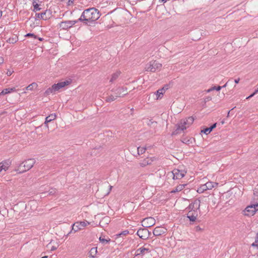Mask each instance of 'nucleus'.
Listing matches in <instances>:
<instances>
[{
	"label": "nucleus",
	"instance_id": "obj_21",
	"mask_svg": "<svg viewBox=\"0 0 258 258\" xmlns=\"http://www.w3.org/2000/svg\"><path fill=\"white\" fill-rule=\"evenodd\" d=\"M153 161L151 158H146L140 163V165L141 167H145L148 165L151 164Z\"/></svg>",
	"mask_w": 258,
	"mask_h": 258
},
{
	"label": "nucleus",
	"instance_id": "obj_53",
	"mask_svg": "<svg viewBox=\"0 0 258 258\" xmlns=\"http://www.w3.org/2000/svg\"><path fill=\"white\" fill-rule=\"evenodd\" d=\"M257 93H258V87L256 89H255L253 93L255 95Z\"/></svg>",
	"mask_w": 258,
	"mask_h": 258
},
{
	"label": "nucleus",
	"instance_id": "obj_17",
	"mask_svg": "<svg viewBox=\"0 0 258 258\" xmlns=\"http://www.w3.org/2000/svg\"><path fill=\"white\" fill-rule=\"evenodd\" d=\"M186 128L187 127L186 126L183 125L181 121L180 123L176 124V129L172 133L171 135L174 136L179 134L182 131H184L185 130H186Z\"/></svg>",
	"mask_w": 258,
	"mask_h": 258
},
{
	"label": "nucleus",
	"instance_id": "obj_27",
	"mask_svg": "<svg viewBox=\"0 0 258 258\" xmlns=\"http://www.w3.org/2000/svg\"><path fill=\"white\" fill-rule=\"evenodd\" d=\"M185 185H186V184H179V185H177L174 189H173L171 191V193H175L176 192L181 191V190H182L183 189V188L185 187Z\"/></svg>",
	"mask_w": 258,
	"mask_h": 258
},
{
	"label": "nucleus",
	"instance_id": "obj_36",
	"mask_svg": "<svg viewBox=\"0 0 258 258\" xmlns=\"http://www.w3.org/2000/svg\"><path fill=\"white\" fill-rule=\"evenodd\" d=\"M129 233L127 230L122 231L121 232L116 234L117 237H121L122 236H125L128 234Z\"/></svg>",
	"mask_w": 258,
	"mask_h": 258
},
{
	"label": "nucleus",
	"instance_id": "obj_4",
	"mask_svg": "<svg viewBox=\"0 0 258 258\" xmlns=\"http://www.w3.org/2000/svg\"><path fill=\"white\" fill-rule=\"evenodd\" d=\"M162 67V64L156 60L150 61L147 63L145 67L146 71L155 72L157 70H160Z\"/></svg>",
	"mask_w": 258,
	"mask_h": 258
},
{
	"label": "nucleus",
	"instance_id": "obj_52",
	"mask_svg": "<svg viewBox=\"0 0 258 258\" xmlns=\"http://www.w3.org/2000/svg\"><path fill=\"white\" fill-rule=\"evenodd\" d=\"M4 62V58L0 57V64H2Z\"/></svg>",
	"mask_w": 258,
	"mask_h": 258
},
{
	"label": "nucleus",
	"instance_id": "obj_51",
	"mask_svg": "<svg viewBox=\"0 0 258 258\" xmlns=\"http://www.w3.org/2000/svg\"><path fill=\"white\" fill-rule=\"evenodd\" d=\"M56 249V247L54 246H51V248H50V250L51 251H53L54 250H55Z\"/></svg>",
	"mask_w": 258,
	"mask_h": 258
},
{
	"label": "nucleus",
	"instance_id": "obj_39",
	"mask_svg": "<svg viewBox=\"0 0 258 258\" xmlns=\"http://www.w3.org/2000/svg\"><path fill=\"white\" fill-rule=\"evenodd\" d=\"M33 7H34V9H33L34 12H36V11H39L41 10V8H39V5H38V4H36L35 5H34Z\"/></svg>",
	"mask_w": 258,
	"mask_h": 258
},
{
	"label": "nucleus",
	"instance_id": "obj_44",
	"mask_svg": "<svg viewBox=\"0 0 258 258\" xmlns=\"http://www.w3.org/2000/svg\"><path fill=\"white\" fill-rule=\"evenodd\" d=\"M13 73V71L11 70H8L7 71V75L8 76H10Z\"/></svg>",
	"mask_w": 258,
	"mask_h": 258
},
{
	"label": "nucleus",
	"instance_id": "obj_33",
	"mask_svg": "<svg viewBox=\"0 0 258 258\" xmlns=\"http://www.w3.org/2000/svg\"><path fill=\"white\" fill-rule=\"evenodd\" d=\"M110 239H105L104 237H99V241L101 243H102L103 244H106L108 243L110 241Z\"/></svg>",
	"mask_w": 258,
	"mask_h": 258
},
{
	"label": "nucleus",
	"instance_id": "obj_59",
	"mask_svg": "<svg viewBox=\"0 0 258 258\" xmlns=\"http://www.w3.org/2000/svg\"><path fill=\"white\" fill-rule=\"evenodd\" d=\"M38 39L41 41L43 40V39L42 38H38Z\"/></svg>",
	"mask_w": 258,
	"mask_h": 258
},
{
	"label": "nucleus",
	"instance_id": "obj_25",
	"mask_svg": "<svg viewBox=\"0 0 258 258\" xmlns=\"http://www.w3.org/2000/svg\"><path fill=\"white\" fill-rule=\"evenodd\" d=\"M89 257L94 258L97 253V248L96 247H92L89 251Z\"/></svg>",
	"mask_w": 258,
	"mask_h": 258
},
{
	"label": "nucleus",
	"instance_id": "obj_54",
	"mask_svg": "<svg viewBox=\"0 0 258 258\" xmlns=\"http://www.w3.org/2000/svg\"><path fill=\"white\" fill-rule=\"evenodd\" d=\"M235 107H233L232 109H231L230 110H229V111L228 112L227 117H229V116L230 111H231L232 110H233Z\"/></svg>",
	"mask_w": 258,
	"mask_h": 258
},
{
	"label": "nucleus",
	"instance_id": "obj_64",
	"mask_svg": "<svg viewBox=\"0 0 258 258\" xmlns=\"http://www.w3.org/2000/svg\"><path fill=\"white\" fill-rule=\"evenodd\" d=\"M257 86V87H258V84L257 85V86Z\"/></svg>",
	"mask_w": 258,
	"mask_h": 258
},
{
	"label": "nucleus",
	"instance_id": "obj_5",
	"mask_svg": "<svg viewBox=\"0 0 258 258\" xmlns=\"http://www.w3.org/2000/svg\"><path fill=\"white\" fill-rule=\"evenodd\" d=\"M253 204L251 202L250 205L247 206L243 211L244 215L247 216H252L258 210V204Z\"/></svg>",
	"mask_w": 258,
	"mask_h": 258
},
{
	"label": "nucleus",
	"instance_id": "obj_32",
	"mask_svg": "<svg viewBox=\"0 0 258 258\" xmlns=\"http://www.w3.org/2000/svg\"><path fill=\"white\" fill-rule=\"evenodd\" d=\"M37 87V84L36 83H32V84L29 85L26 87L27 90H32L34 88H36Z\"/></svg>",
	"mask_w": 258,
	"mask_h": 258
},
{
	"label": "nucleus",
	"instance_id": "obj_10",
	"mask_svg": "<svg viewBox=\"0 0 258 258\" xmlns=\"http://www.w3.org/2000/svg\"><path fill=\"white\" fill-rule=\"evenodd\" d=\"M51 12L50 10H45L44 12H43L40 13H36L35 14V19H42L44 20H46L50 18L51 17Z\"/></svg>",
	"mask_w": 258,
	"mask_h": 258
},
{
	"label": "nucleus",
	"instance_id": "obj_28",
	"mask_svg": "<svg viewBox=\"0 0 258 258\" xmlns=\"http://www.w3.org/2000/svg\"><path fill=\"white\" fill-rule=\"evenodd\" d=\"M18 40V37L17 35H14L12 37L9 38L7 42L9 43L14 44L17 42Z\"/></svg>",
	"mask_w": 258,
	"mask_h": 258
},
{
	"label": "nucleus",
	"instance_id": "obj_40",
	"mask_svg": "<svg viewBox=\"0 0 258 258\" xmlns=\"http://www.w3.org/2000/svg\"><path fill=\"white\" fill-rule=\"evenodd\" d=\"M191 140V139H186L185 138H184L182 139V142L184 143L189 145V144L191 143V142H192Z\"/></svg>",
	"mask_w": 258,
	"mask_h": 258
},
{
	"label": "nucleus",
	"instance_id": "obj_50",
	"mask_svg": "<svg viewBox=\"0 0 258 258\" xmlns=\"http://www.w3.org/2000/svg\"><path fill=\"white\" fill-rule=\"evenodd\" d=\"M38 2H39V0H33V6L36 4H38Z\"/></svg>",
	"mask_w": 258,
	"mask_h": 258
},
{
	"label": "nucleus",
	"instance_id": "obj_41",
	"mask_svg": "<svg viewBox=\"0 0 258 258\" xmlns=\"http://www.w3.org/2000/svg\"><path fill=\"white\" fill-rule=\"evenodd\" d=\"M49 195H53L55 194L56 189L55 188H51L48 191Z\"/></svg>",
	"mask_w": 258,
	"mask_h": 258
},
{
	"label": "nucleus",
	"instance_id": "obj_56",
	"mask_svg": "<svg viewBox=\"0 0 258 258\" xmlns=\"http://www.w3.org/2000/svg\"><path fill=\"white\" fill-rule=\"evenodd\" d=\"M2 15H3V12H2V11L0 10V18L2 17Z\"/></svg>",
	"mask_w": 258,
	"mask_h": 258
},
{
	"label": "nucleus",
	"instance_id": "obj_35",
	"mask_svg": "<svg viewBox=\"0 0 258 258\" xmlns=\"http://www.w3.org/2000/svg\"><path fill=\"white\" fill-rule=\"evenodd\" d=\"M10 90H11V89H9V88L3 89L0 93V96L10 93Z\"/></svg>",
	"mask_w": 258,
	"mask_h": 258
},
{
	"label": "nucleus",
	"instance_id": "obj_22",
	"mask_svg": "<svg viewBox=\"0 0 258 258\" xmlns=\"http://www.w3.org/2000/svg\"><path fill=\"white\" fill-rule=\"evenodd\" d=\"M217 126V123H215L213 124L210 127H207L202 130L201 132L204 133L206 135L209 134L214 128H215Z\"/></svg>",
	"mask_w": 258,
	"mask_h": 258
},
{
	"label": "nucleus",
	"instance_id": "obj_1",
	"mask_svg": "<svg viewBox=\"0 0 258 258\" xmlns=\"http://www.w3.org/2000/svg\"><path fill=\"white\" fill-rule=\"evenodd\" d=\"M100 16L101 14L98 9L95 8H91L85 10L78 21L88 25L89 24L92 23L97 20Z\"/></svg>",
	"mask_w": 258,
	"mask_h": 258
},
{
	"label": "nucleus",
	"instance_id": "obj_12",
	"mask_svg": "<svg viewBox=\"0 0 258 258\" xmlns=\"http://www.w3.org/2000/svg\"><path fill=\"white\" fill-rule=\"evenodd\" d=\"M172 175L173 176V179H181L184 176L186 172L184 170H180L178 169H174L172 171Z\"/></svg>",
	"mask_w": 258,
	"mask_h": 258
},
{
	"label": "nucleus",
	"instance_id": "obj_9",
	"mask_svg": "<svg viewBox=\"0 0 258 258\" xmlns=\"http://www.w3.org/2000/svg\"><path fill=\"white\" fill-rule=\"evenodd\" d=\"M111 91L114 92V95H115L117 98L118 97H122L127 94V88L126 87H119L115 89L112 90Z\"/></svg>",
	"mask_w": 258,
	"mask_h": 258
},
{
	"label": "nucleus",
	"instance_id": "obj_34",
	"mask_svg": "<svg viewBox=\"0 0 258 258\" xmlns=\"http://www.w3.org/2000/svg\"><path fill=\"white\" fill-rule=\"evenodd\" d=\"M146 150V148L139 147L137 148L138 154L139 155L143 154V153H144L145 152Z\"/></svg>",
	"mask_w": 258,
	"mask_h": 258
},
{
	"label": "nucleus",
	"instance_id": "obj_20",
	"mask_svg": "<svg viewBox=\"0 0 258 258\" xmlns=\"http://www.w3.org/2000/svg\"><path fill=\"white\" fill-rule=\"evenodd\" d=\"M121 74V72L120 71H117L116 72L113 73L111 75V77L110 79L109 82L113 83L119 77Z\"/></svg>",
	"mask_w": 258,
	"mask_h": 258
},
{
	"label": "nucleus",
	"instance_id": "obj_61",
	"mask_svg": "<svg viewBox=\"0 0 258 258\" xmlns=\"http://www.w3.org/2000/svg\"><path fill=\"white\" fill-rule=\"evenodd\" d=\"M249 98H250V97L249 96H248V97L246 98V99H249Z\"/></svg>",
	"mask_w": 258,
	"mask_h": 258
},
{
	"label": "nucleus",
	"instance_id": "obj_55",
	"mask_svg": "<svg viewBox=\"0 0 258 258\" xmlns=\"http://www.w3.org/2000/svg\"><path fill=\"white\" fill-rule=\"evenodd\" d=\"M158 241V240L157 239H154L152 240V243H153L154 242H157Z\"/></svg>",
	"mask_w": 258,
	"mask_h": 258
},
{
	"label": "nucleus",
	"instance_id": "obj_37",
	"mask_svg": "<svg viewBox=\"0 0 258 258\" xmlns=\"http://www.w3.org/2000/svg\"><path fill=\"white\" fill-rule=\"evenodd\" d=\"M222 88V87L220 86H214V87H212L211 89H209L208 90V92H210V91H212V90H217V91H220Z\"/></svg>",
	"mask_w": 258,
	"mask_h": 258
},
{
	"label": "nucleus",
	"instance_id": "obj_58",
	"mask_svg": "<svg viewBox=\"0 0 258 258\" xmlns=\"http://www.w3.org/2000/svg\"><path fill=\"white\" fill-rule=\"evenodd\" d=\"M255 94L253 93H252L251 94H250L249 95V96L250 97V98H251L252 97H253Z\"/></svg>",
	"mask_w": 258,
	"mask_h": 258
},
{
	"label": "nucleus",
	"instance_id": "obj_19",
	"mask_svg": "<svg viewBox=\"0 0 258 258\" xmlns=\"http://www.w3.org/2000/svg\"><path fill=\"white\" fill-rule=\"evenodd\" d=\"M55 114H51L45 118V121L44 122L45 126L48 128V123L54 120L56 118Z\"/></svg>",
	"mask_w": 258,
	"mask_h": 258
},
{
	"label": "nucleus",
	"instance_id": "obj_38",
	"mask_svg": "<svg viewBox=\"0 0 258 258\" xmlns=\"http://www.w3.org/2000/svg\"><path fill=\"white\" fill-rule=\"evenodd\" d=\"M252 247H256L258 248V233L256 235L255 241L251 244Z\"/></svg>",
	"mask_w": 258,
	"mask_h": 258
},
{
	"label": "nucleus",
	"instance_id": "obj_11",
	"mask_svg": "<svg viewBox=\"0 0 258 258\" xmlns=\"http://www.w3.org/2000/svg\"><path fill=\"white\" fill-rule=\"evenodd\" d=\"M188 213L187 214L186 217L189 219L190 222V224H193L194 222H195L197 219V217L198 216V214L200 212H198L197 211H187Z\"/></svg>",
	"mask_w": 258,
	"mask_h": 258
},
{
	"label": "nucleus",
	"instance_id": "obj_49",
	"mask_svg": "<svg viewBox=\"0 0 258 258\" xmlns=\"http://www.w3.org/2000/svg\"><path fill=\"white\" fill-rule=\"evenodd\" d=\"M231 80H232V79H229V80L228 81V82H227L226 83V84H225L224 85H223V86H221V87H222V88H224V87H225L227 85V84L228 83V82H229Z\"/></svg>",
	"mask_w": 258,
	"mask_h": 258
},
{
	"label": "nucleus",
	"instance_id": "obj_8",
	"mask_svg": "<svg viewBox=\"0 0 258 258\" xmlns=\"http://www.w3.org/2000/svg\"><path fill=\"white\" fill-rule=\"evenodd\" d=\"M151 246V245L150 244H145L142 247L136 250L135 255L136 256L143 255L146 253H150L151 251V249H150L149 247Z\"/></svg>",
	"mask_w": 258,
	"mask_h": 258
},
{
	"label": "nucleus",
	"instance_id": "obj_62",
	"mask_svg": "<svg viewBox=\"0 0 258 258\" xmlns=\"http://www.w3.org/2000/svg\"><path fill=\"white\" fill-rule=\"evenodd\" d=\"M109 187H110V190H111V188H112V186H111V185H110V186H109Z\"/></svg>",
	"mask_w": 258,
	"mask_h": 258
},
{
	"label": "nucleus",
	"instance_id": "obj_14",
	"mask_svg": "<svg viewBox=\"0 0 258 258\" xmlns=\"http://www.w3.org/2000/svg\"><path fill=\"white\" fill-rule=\"evenodd\" d=\"M87 224H89V223L88 222H87V223H86L84 221L76 222L73 225L72 230H74L75 232H77L78 230L83 229V227L86 226Z\"/></svg>",
	"mask_w": 258,
	"mask_h": 258
},
{
	"label": "nucleus",
	"instance_id": "obj_18",
	"mask_svg": "<svg viewBox=\"0 0 258 258\" xmlns=\"http://www.w3.org/2000/svg\"><path fill=\"white\" fill-rule=\"evenodd\" d=\"M195 118L192 116H189L185 119H184L183 121H182V123L183 124V125L186 126L187 127L192 124Z\"/></svg>",
	"mask_w": 258,
	"mask_h": 258
},
{
	"label": "nucleus",
	"instance_id": "obj_16",
	"mask_svg": "<svg viewBox=\"0 0 258 258\" xmlns=\"http://www.w3.org/2000/svg\"><path fill=\"white\" fill-rule=\"evenodd\" d=\"M137 234L142 239H147L148 238V230L146 228H140L139 229Z\"/></svg>",
	"mask_w": 258,
	"mask_h": 258
},
{
	"label": "nucleus",
	"instance_id": "obj_42",
	"mask_svg": "<svg viewBox=\"0 0 258 258\" xmlns=\"http://www.w3.org/2000/svg\"><path fill=\"white\" fill-rule=\"evenodd\" d=\"M26 37H33L34 38H37V36L34 35L33 33H27L26 35Z\"/></svg>",
	"mask_w": 258,
	"mask_h": 258
},
{
	"label": "nucleus",
	"instance_id": "obj_57",
	"mask_svg": "<svg viewBox=\"0 0 258 258\" xmlns=\"http://www.w3.org/2000/svg\"><path fill=\"white\" fill-rule=\"evenodd\" d=\"M151 235V232H150L149 230H148V238L150 236V235Z\"/></svg>",
	"mask_w": 258,
	"mask_h": 258
},
{
	"label": "nucleus",
	"instance_id": "obj_15",
	"mask_svg": "<svg viewBox=\"0 0 258 258\" xmlns=\"http://www.w3.org/2000/svg\"><path fill=\"white\" fill-rule=\"evenodd\" d=\"M167 232V229L161 226L156 227L153 230V233L155 236H159Z\"/></svg>",
	"mask_w": 258,
	"mask_h": 258
},
{
	"label": "nucleus",
	"instance_id": "obj_6",
	"mask_svg": "<svg viewBox=\"0 0 258 258\" xmlns=\"http://www.w3.org/2000/svg\"><path fill=\"white\" fill-rule=\"evenodd\" d=\"M200 200L198 199H195L189 204L185 210L186 211H197L198 212H200Z\"/></svg>",
	"mask_w": 258,
	"mask_h": 258
},
{
	"label": "nucleus",
	"instance_id": "obj_30",
	"mask_svg": "<svg viewBox=\"0 0 258 258\" xmlns=\"http://www.w3.org/2000/svg\"><path fill=\"white\" fill-rule=\"evenodd\" d=\"M164 93V92L163 89H160L157 90L156 92V96L157 99L161 98L162 97Z\"/></svg>",
	"mask_w": 258,
	"mask_h": 258
},
{
	"label": "nucleus",
	"instance_id": "obj_29",
	"mask_svg": "<svg viewBox=\"0 0 258 258\" xmlns=\"http://www.w3.org/2000/svg\"><path fill=\"white\" fill-rule=\"evenodd\" d=\"M117 99L115 95H110L106 98L105 101L107 102H110L114 101Z\"/></svg>",
	"mask_w": 258,
	"mask_h": 258
},
{
	"label": "nucleus",
	"instance_id": "obj_13",
	"mask_svg": "<svg viewBox=\"0 0 258 258\" xmlns=\"http://www.w3.org/2000/svg\"><path fill=\"white\" fill-rule=\"evenodd\" d=\"M155 224V220L152 217H148L144 219L142 221L143 226L146 228L150 227Z\"/></svg>",
	"mask_w": 258,
	"mask_h": 258
},
{
	"label": "nucleus",
	"instance_id": "obj_31",
	"mask_svg": "<svg viewBox=\"0 0 258 258\" xmlns=\"http://www.w3.org/2000/svg\"><path fill=\"white\" fill-rule=\"evenodd\" d=\"M208 190L206 186V183L204 184H203L198 189V192H199V193H202L203 192H204V191L205 190Z\"/></svg>",
	"mask_w": 258,
	"mask_h": 258
},
{
	"label": "nucleus",
	"instance_id": "obj_2",
	"mask_svg": "<svg viewBox=\"0 0 258 258\" xmlns=\"http://www.w3.org/2000/svg\"><path fill=\"white\" fill-rule=\"evenodd\" d=\"M72 82L71 80H66L63 82H59L57 84H54L51 87L48 88L44 92V95L45 96H48L50 94L55 93L59 89L69 85Z\"/></svg>",
	"mask_w": 258,
	"mask_h": 258
},
{
	"label": "nucleus",
	"instance_id": "obj_26",
	"mask_svg": "<svg viewBox=\"0 0 258 258\" xmlns=\"http://www.w3.org/2000/svg\"><path fill=\"white\" fill-rule=\"evenodd\" d=\"M218 183L215 182L209 181L206 183V186L208 190L212 189L213 188L217 186Z\"/></svg>",
	"mask_w": 258,
	"mask_h": 258
},
{
	"label": "nucleus",
	"instance_id": "obj_7",
	"mask_svg": "<svg viewBox=\"0 0 258 258\" xmlns=\"http://www.w3.org/2000/svg\"><path fill=\"white\" fill-rule=\"evenodd\" d=\"M79 21L77 20H73V21H62L59 23L58 24L59 28L62 30H68L69 28L72 27L74 25L77 23Z\"/></svg>",
	"mask_w": 258,
	"mask_h": 258
},
{
	"label": "nucleus",
	"instance_id": "obj_45",
	"mask_svg": "<svg viewBox=\"0 0 258 258\" xmlns=\"http://www.w3.org/2000/svg\"><path fill=\"white\" fill-rule=\"evenodd\" d=\"M74 0H69V2L68 3V5H71L74 4Z\"/></svg>",
	"mask_w": 258,
	"mask_h": 258
},
{
	"label": "nucleus",
	"instance_id": "obj_48",
	"mask_svg": "<svg viewBox=\"0 0 258 258\" xmlns=\"http://www.w3.org/2000/svg\"><path fill=\"white\" fill-rule=\"evenodd\" d=\"M239 81H240V78H238L237 79H235L234 80V82L236 83V84H238L239 82Z\"/></svg>",
	"mask_w": 258,
	"mask_h": 258
},
{
	"label": "nucleus",
	"instance_id": "obj_23",
	"mask_svg": "<svg viewBox=\"0 0 258 258\" xmlns=\"http://www.w3.org/2000/svg\"><path fill=\"white\" fill-rule=\"evenodd\" d=\"M10 164L11 162L9 161H6L0 163V169H2V170H4L6 171L9 167Z\"/></svg>",
	"mask_w": 258,
	"mask_h": 258
},
{
	"label": "nucleus",
	"instance_id": "obj_3",
	"mask_svg": "<svg viewBox=\"0 0 258 258\" xmlns=\"http://www.w3.org/2000/svg\"><path fill=\"white\" fill-rule=\"evenodd\" d=\"M35 163L34 159L30 158L27 159L20 163L16 171L19 173H24L31 169Z\"/></svg>",
	"mask_w": 258,
	"mask_h": 258
},
{
	"label": "nucleus",
	"instance_id": "obj_43",
	"mask_svg": "<svg viewBox=\"0 0 258 258\" xmlns=\"http://www.w3.org/2000/svg\"><path fill=\"white\" fill-rule=\"evenodd\" d=\"M195 229L196 231H197V232L201 231L203 230V229L201 228V227L199 226H196Z\"/></svg>",
	"mask_w": 258,
	"mask_h": 258
},
{
	"label": "nucleus",
	"instance_id": "obj_47",
	"mask_svg": "<svg viewBox=\"0 0 258 258\" xmlns=\"http://www.w3.org/2000/svg\"><path fill=\"white\" fill-rule=\"evenodd\" d=\"M9 89H11V90H10V93L15 91L16 90V88L14 87V88H9Z\"/></svg>",
	"mask_w": 258,
	"mask_h": 258
},
{
	"label": "nucleus",
	"instance_id": "obj_46",
	"mask_svg": "<svg viewBox=\"0 0 258 258\" xmlns=\"http://www.w3.org/2000/svg\"><path fill=\"white\" fill-rule=\"evenodd\" d=\"M162 89H164V92H165V90H167L168 89V85H164V86Z\"/></svg>",
	"mask_w": 258,
	"mask_h": 258
},
{
	"label": "nucleus",
	"instance_id": "obj_63",
	"mask_svg": "<svg viewBox=\"0 0 258 258\" xmlns=\"http://www.w3.org/2000/svg\"><path fill=\"white\" fill-rule=\"evenodd\" d=\"M221 123H222V124H224V120L222 121H221Z\"/></svg>",
	"mask_w": 258,
	"mask_h": 258
},
{
	"label": "nucleus",
	"instance_id": "obj_24",
	"mask_svg": "<svg viewBox=\"0 0 258 258\" xmlns=\"http://www.w3.org/2000/svg\"><path fill=\"white\" fill-rule=\"evenodd\" d=\"M251 202L253 204H256V203H257L258 204V189H255L253 190V196Z\"/></svg>",
	"mask_w": 258,
	"mask_h": 258
},
{
	"label": "nucleus",
	"instance_id": "obj_60",
	"mask_svg": "<svg viewBox=\"0 0 258 258\" xmlns=\"http://www.w3.org/2000/svg\"><path fill=\"white\" fill-rule=\"evenodd\" d=\"M48 257V256H44L43 257H42L41 258H47Z\"/></svg>",
	"mask_w": 258,
	"mask_h": 258
}]
</instances>
